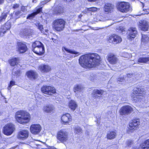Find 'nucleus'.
<instances>
[{
	"instance_id": "c756f323",
	"label": "nucleus",
	"mask_w": 149,
	"mask_h": 149,
	"mask_svg": "<svg viewBox=\"0 0 149 149\" xmlns=\"http://www.w3.org/2000/svg\"><path fill=\"white\" fill-rule=\"evenodd\" d=\"M63 50H65L68 53L75 54V55L74 56V57L80 54H79V52H78L70 49L65 47H63Z\"/></svg>"
},
{
	"instance_id": "680f3d73",
	"label": "nucleus",
	"mask_w": 149,
	"mask_h": 149,
	"mask_svg": "<svg viewBox=\"0 0 149 149\" xmlns=\"http://www.w3.org/2000/svg\"><path fill=\"white\" fill-rule=\"evenodd\" d=\"M81 16H82V15H79V17H81Z\"/></svg>"
},
{
	"instance_id": "864d4df0",
	"label": "nucleus",
	"mask_w": 149,
	"mask_h": 149,
	"mask_svg": "<svg viewBox=\"0 0 149 149\" xmlns=\"http://www.w3.org/2000/svg\"><path fill=\"white\" fill-rule=\"evenodd\" d=\"M4 0H0V4L3 3L4 2Z\"/></svg>"
},
{
	"instance_id": "e433bc0d",
	"label": "nucleus",
	"mask_w": 149,
	"mask_h": 149,
	"mask_svg": "<svg viewBox=\"0 0 149 149\" xmlns=\"http://www.w3.org/2000/svg\"><path fill=\"white\" fill-rule=\"evenodd\" d=\"M74 132L77 134H79L82 132V130L79 126L75 127L74 129Z\"/></svg>"
},
{
	"instance_id": "4468645a",
	"label": "nucleus",
	"mask_w": 149,
	"mask_h": 149,
	"mask_svg": "<svg viewBox=\"0 0 149 149\" xmlns=\"http://www.w3.org/2000/svg\"><path fill=\"white\" fill-rule=\"evenodd\" d=\"M30 130L32 134H38L40 132L41 127L39 124H32L30 127Z\"/></svg>"
},
{
	"instance_id": "a18cd8bd",
	"label": "nucleus",
	"mask_w": 149,
	"mask_h": 149,
	"mask_svg": "<svg viewBox=\"0 0 149 149\" xmlns=\"http://www.w3.org/2000/svg\"><path fill=\"white\" fill-rule=\"evenodd\" d=\"M27 6H22L21 7V10L24 12H26L27 11Z\"/></svg>"
},
{
	"instance_id": "f3484780",
	"label": "nucleus",
	"mask_w": 149,
	"mask_h": 149,
	"mask_svg": "<svg viewBox=\"0 0 149 149\" xmlns=\"http://www.w3.org/2000/svg\"><path fill=\"white\" fill-rule=\"evenodd\" d=\"M39 70L42 73H47L51 70V67L47 64H42L39 67Z\"/></svg>"
},
{
	"instance_id": "cd10ccee",
	"label": "nucleus",
	"mask_w": 149,
	"mask_h": 149,
	"mask_svg": "<svg viewBox=\"0 0 149 149\" xmlns=\"http://www.w3.org/2000/svg\"><path fill=\"white\" fill-rule=\"evenodd\" d=\"M42 7L39 8H37L36 11L33 12V13L29 14L27 17V19H32L37 14L40 13L42 11Z\"/></svg>"
},
{
	"instance_id": "c85d7f7f",
	"label": "nucleus",
	"mask_w": 149,
	"mask_h": 149,
	"mask_svg": "<svg viewBox=\"0 0 149 149\" xmlns=\"http://www.w3.org/2000/svg\"><path fill=\"white\" fill-rule=\"evenodd\" d=\"M69 107L72 110L74 111L77 107V103L74 100H70L68 104Z\"/></svg>"
},
{
	"instance_id": "c9c22d12",
	"label": "nucleus",
	"mask_w": 149,
	"mask_h": 149,
	"mask_svg": "<svg viewBox=\"0 0 149 149\" xmlns=\"http://www.w3.org/2000/svg\"><path fill=\"white\" fill-rule=\"evenodd\" d=\"M14 19L15 20L17 19L20 16L22 15V12L20 11H14L13 13Z\"/></svg>"
},
{
	"instance_id": "0e129e2a",
	"label": "nucleus",
	"mask_w": 149,
	"mask_h": 149,
	"mask_svg": "<svg viewBox=\"0 0 149 149\" xmlns=\"http://www.w3.org/2000/svg\"><path fill=\"white\" fill-rule=\"evenodd\" d=\"M91 80V81H93V80Z\"/></svg>"
},
{
	"instance_id": "9b49d317",
	"label": "nucleus",
	"mask_w": 149,
	"mask_h": 149,
	"mask_svg": "<svg viewBox=\"0 0 149 149\" xmlns=\"http://www.w3.org/2000/svg\"><path fill=\"white\" fill-rule=\"evenodd\" d=\"M139 124V121L138 119L134 120L132 122L130 123L128 129L127 130V132L130 133L132 132L134 130H135L137 128Z\"/></svg>"
},
{
	"instance_id": "f03ea898",
	"label": "nucleus",
	"mask_w": 149,
	"mask_h": 149,
	"mask_svg": "<svg viewBox=\"0 0 149 149\" xmlns=\"http://www.w3.org/2000/svg\"><path fill=\"white\" fill-rule=\"evenodd\" d=\"M15 118L19 123L22 124L28 123L30 120L29 114L23 110L19 111L16 112Z\"/></svg>"
},
{
	"instance_id": "bb28decb",
	"label": "nucleus",
	"mask_w": 149,
	"mask_h": 149,
	"mask_svg": "<svg viewBox=\"0 0 149 149\" xmlns=\"http://www.w3.org/2000/svg\"><path fill=\"white\" fill-rule=\"evenodd\" d=\"M26 74L27 77L31 79H35L37 77L36 73L32 70L27 72Z\"/></svg>"
},
{
	"instance_id": "37998d69",
	"label": "nucleus",
	"mask_w": 149,
	"mask_h": 149,
	"mask_svg": "<svg viewBox=\"0 0 149 149\" xmlns=\"http://www.w3.org/2000/svg\"><path fill=\"white\" fill-rule=\"evenodd\" d=\"M124 81V78L123 77H120L117 79V81L118 84H120Z\"/></svg>"
},
{
	"instance_id": "4d7b16f0",
	"label": "nucleus",
	"mask_w": 149,
	"mask_h": 149,
	"mask_svg": "<svg viewBox=\"0 0 149 149\" xmlns=\"http://www.w3.org/2000/svg\"><path fill=\"white\" fill-rule=\"evenodd\" d=\"M10 16V19H12L13 18V15H11Z\"/></svg>"
},
{
	"instance_id": "6ab92c4d",
	"label": "nucleus",
	"mask_w": 149,
	"mask_h": 149,
	"mask_svg": "<svg viewBox=\"0 0 149 149\" xmlns=\"http://www.w3.org/2000/svg\"><path fill=\"white\" fill-rule=\"evenodd\" d=\"M11 25L10 22L8 21L5 24L2 26L0 29V34L2 33L3 34L5 33L7 31L10 29Z\"/></svg>"
},
{
	"instance_id": "aec40b11",
	"label": "nucleus",
	"mask_w": 149,
	"mask_h": 149,
	"mask_svg": "<svg viewBox=\"0 0 149 149\" xmlns=\"http://www.w3.org/2000/svg\"><path fill=\"white\" fill-rule=\"evenodd\" d=\"M84 89V87L81 84H76L74 87V91L76 95L82 93Z\"/></svg>"
},
{
	"instance_id": "473e14b6",
	"label": "nucleus",
	"mask_w": 149,
	"mask_h": 149,
	"mask_svg": "<svg viewBox=\"0 0 149 149\" xmlns=\"http://www.w3.org/2000/svg\"><path fill=\"white\" fill-rule=\"evenodd\" d=\"M19 59L18 58H14L9 60V63L12 66H14L18 64Z\"/></svg>"
},
{
	"instance_id": "6e6552de",
	"label": "nucleus",
	"mask_w": 149,
	"mask_h": 149,
	"mask_svg": "<svg viewBox=\"0 0 149 149\" xmlns=\"http://www.w3.org/2000/svg\"><path fill=\"white\" fill-rule=\"evenodd\" d=\"M15 130L14 125L12 123H8L3 127V132L4 134L8 136L11 135Z\"/></svg>"
},
{
	"instance_id": "6e6d98bb",
	"label": "nucleus",
	"mask_w": 149,
	"mask_h": 149,
	"mask_svg": "<svg viewBox=\"0 0 149 149\" xmlns=\"http://www.w3.org/2000/svg\"><path fill=\"white\" fill-rule=\"evenodd\" d=\"M119 29L122 32L123 31V28L122 27H120L119 28Z\"/></svg>"
},
{
	"instance_id": "e2e57ef3",
	"label": "nucleus",
	"mask_w": 149,
	"mask_h": 149,
	"mask_svg": "<svg viewBox=\"0 0 149 149\" xmlns=\"http://www.w3.org/2000/svg\"><path fill=\"white\" fill-rule=\"evenodd\" d=\"M52 40H53V39H54L53 38H52Z\"/></svg>"
},
{
	"instance_id": "09e8293b",
	"label": "nucleus",
	"mask_w": 149,
	"mask_h": 149,
	"mask_svg": "<svg viewBox=\"0 0 149 149\" xmlns=\"http://www.w3.org/2000/svg\"><path fill=\"white\" fill-rule=\"evenodd\" d=\"M19 7V5L18 4H13V8L14 9H16Z\"/></svg>"
},
{
	"instance_id": "f257e3e1",
	"label": "nucleus",
	"mask_w": 149,
	"mask_h": 149,
	"mask_svg": "<svg viewBox=\"0 0 149 149\" xmlns=\"http://www.w3.org/2000/svg\"><path fill=\"white\" fill-rule=\"evenodd\" d=\"M100 56L97 54L92 53L81 56L79 59L80 65L85 68L97 67L100 64Z\"/></svg>"
},
{
	"instance_id": "a878e982",
	"label": "nucleus",
	"mask_w": 149,
	"mask_h": 149,
	"mask_svg": "<svg viewBox=\"0 0 149 149\" xmlns=\"http://www.w3.org/2000/svg\"><path fill=\"white\" fill-rule=\"evenodd\" d=\"M103 92L102 90L94 89L92 93V95L94 97L97 98V97H100L103 94Z\"/></svg>"
},
{
	"instance_id": "7c9ffc66",
	"label": "nucleus",
	"mask_w": 149,
	"mask_h": 149,
	"mask_svg": "<svg viewBox=\"0 0 149 149\" xmlns=\"http://www.w3.org/2000/svg\"><path fill=\"white\" fill-rule=\"evenodd\" d=\"M139 63H143L149 64V56L141 57L138 59Z\"/></svg>"
},
{
	"instance_id": "ddd939ff",
	"label": "nucleus",
	"mask_w": 149,
	"mask_h": 149,
	"mask_svg": "<svg viewBox=\"0 0 149 149\" xmlns=\"http://www.w3.org/2000/svg\"><path fill=\"white\" fill-rule=\"evenodd\" d=\"M132 108L129 105L123 106L119 110V113L120 115H125L131 113L132 111Z\"/></svg>"
},
{
	"instance_id": "2eb2a0df",
	"label": "nucleus",
	"mask_w": 149,
	"mask_h": 149,
	"mask_svg": "<svg viewBox=\"0 0 149 149\" xmlns=\"http://www.w3.org/2000/svg\"><path fill=\"white\" fill-rule=\"evenodd\" d=\"M137 33L136 29L135 28L131 27L128 30L127 32V38L129 39L132 40L136 36Z\"/></svg>"
},
{
	"instance_id": "412c9836",
	"label": "nucleus",
	"mask_w": 149,
	"mask_h": 149,
	"mask_svg": "<svg viewBox=\"0 0 149 149\" xmlns=\"http://www.w3.org/2000/svg\"><path fill=\"white\" fill-rule=\"evenodd\" d=\"M114 6L111 4L107 3L104 7V10L107 13H111L113 11Z\"/></svg>"
},
{
	"instance_id": "20e7f679",
	"label": "nucleus",
	"mask_w": 149,
	"mask_h": 149,
	"mask_svg": "<svg viewBox=\"0 0 149 149\" xmlns=\"http://www.w3.org/2000/svg\"><path fill=\"white\" fill-rule=\"evenodd\" d=\"M65 22L62 19H55L52 23L53 29L58 31H61L63 30L65 28Z\"/></svg>"
},
{
	"instance_id": "4be33fe9",
	"label": "nucleus",
	"mask_w": 149,
	"mask_h": 149,
	"mask_svg": "<svg viewBox=\"0 0 149 149\" xmlns=\"http://www.w3.org/2000/svg\"><path fill=\"white\" fill-rule=\"evenodd\" d=\"M118 60L116 56L114 55L111 54L108 55V60L111 64H116L117 63Z\"/></svg>"
},
{
	"instance_id": "0eeeda50",
	"label": "nucleus",
	"mask_w": 149,
	"mask_h": 149,
	"mask_svg": "<svg viewBox=\"0 0 149 149\" xmlns=\"http://www.w3.org/2000/svg\"><path fill=\"white\" fill-rule=\"evenodd\" d=\"M130 6L129 3L122 2L119 3L117 6L118 10L122 13H127L130 10Z\"/></svg>"
},
{
	"instance_id": "4c0bfd02",
	"label": "nucleus",
	"mask_w": 149,
	"mask_h": 149,
	"mask_svg": "<svg viewBox=\"0 0 149 149\" xmlns=\"http://www.w3.org/2000/svg\"><path fill=\"white\" fill-rule=\"evenodd\" d=\"M36 25L38 29L39 30L41 31L42 33L43 30V25L40 24V23H36Z\"/></svg>"
},
{
	"instance_id": "a19ab883",
	"label": "nucleus",
	"mask_w": 149,
	"mask_h": 149,
	"mask_svg": "<svg viewBox=\"0 0 149 149\" xmlns=\"http://www.w3.org/2000/svg\"><path fill=\"white\" fill-rule=\"evenodd\" d=\"M15 85V81L12 80L10 81V84L8 85V87L7 88L9 90L12 87Z\"/></svg>"
},
{
	"instance_id": "b1692460",
	"label": "nucleus",
	"mask_w": 149,
	"mask_h": 149,
	"mask_svg": "<svg viewBox=\"0 0 149 149\" xmlns=\"http://www.w3.org/2000/svg\"><path fill=\"white\" fill-rule=\"evenodd\" d=\"M55 109L54 106L51 104L46 105L43 107L44 111L47 113H51L54 112Z\"/></svg>"
},
{
	"instance_id": "39448f33",
	"label": "nucleus",
	"mask_w": 149,
	"mask_h": 149,
	"mask_svg": "<svg viewBox=\"0 0 149 149\" xmlns=\"http://www.w3.org/2000/svg\"><path fill=\"white\" fill-rule=\"evenodd\" d=\"M144 91L140 88H134L132 94V99L135 102L141 101L144 94Z\"/></svg>"
},
{
	"instance_id": "393cba45",
	"label": "nucleus",
	"mask_w": 149,
	"mask_h": 149,
	"mask_svg": "<svg viewBox=\"0 0 149 149\" xmlns=\"http://www.w3.org/2000/svg\"><path fill=\"white\" fill-rule=\"evenodd\" d=\"M32 31V30L30 29H23L21 31L20 34L23 36H30L31 35V33Z\"/></svg>"
},
{
	"instance_id": "7ed1b4c3",
	"label": "nucleus",
	"mask_w": 149,
	"mask_h": 149,
	"mask_svg": "<svg viewBox=\"0 0 149 149\" xmlns=\"http://www.w3.org/2000/svg\"><path fill=\"white\" fill-rule=\"evenodd\" d=\"M32 50L35 53L41 55L45 52V48L43 44L39 41H36L33 43Z\"/></svg>"
},
{
	"instance_id": "1a4fd4ad",
	"label": "nucleus",
	"mask_w": 149,
	"mask_h": 149,
	"mask_svg": "<svg viewBox=\"0 0 149 149\" xmlns=\"http://www.w3.org/2000/svg\"><path fill=\"white\" fill-rule=\"evenodd\" d=\"M42 93L46 94L52 95L56 92L54 88L49 86H44L41 88Z\"/></svg>"
},
{
	"instance_id": "603ef678",
	"label": "nucleus",
	"mask_w": 149,
	"mask_h": 149,
	"mask_svg": "<svg viewBox=\"0 0 149 149\" xmlns=\"http://www.w3.org/2000/svg\"><path fill=\"white\" fill-rule=\"evenodd\" d=\"M88 1L90 2H95L98 1L99 0H87Z\"/></svg>"
},
{
	"instance_id": "58836bf2",
	"label": "nucleus",
	"mask_w": 149,
	"mask_h": 149,
	"mask_svg": "<svg viewBox=\"0 0 149 149\" xmlns=\"http://www.w3.org/2000/svg\"><path fill=\"white\" fill-rule=\"evenodd\" d=\"M149 39V38L147 35L142 34V41L143 42H147Z\"/></svg>"
},
{
	"instance_id": "49530a36",
	"label": "nucleus",
	"mask_w": 149,
	"mask_h": 149,
	"mask_svg": "<svg viewBox=\"0 0 149 149\" xmlns=\"http://www.w3.org/2000/svg\"><path fill=\"white\" fill-rule=\"evenodd\" d=\"M12 74L13 75L15 76H19V71L17 70L16 71H14V70H13L12 72Z\"/></svg>"
},
{
	"instance_id": "79ce46f5",
	"label": "nucleus",
	"mask_w": 149,
	"mask_h": 149,
	"mask_svg": "<svg viewBox=\"0 0 149 149\" xmlns=\"http://www.w3.org/2000/svg\"><path fill=\"white\" fill-rule=\"evenodd\" d=\"M88 11H89V13H91V12H95L97 11V8L96 7H91L88 8Z\"/></svg>"
},
{
	"instance_id": "5701e85b",
	"label": "nucleus",
	"mask_w": 149,
	"mask_h": 149,
	"mask_svg": "<svg viewBox=\"0 0 149 149\" xmlns=\"http://www.w3.org/2000/svg\"><path fill=\"white\" fill-rule=\"evenodd\" d=\"M148 23L146 21H141L139 22V27L141 30L147 31L148 30Z\"/></svg>"
},
{
	"instance_id": "8fccbe9b",
	"label": "nucleus",
	"mask_w": 149,
	"mask_h": 149,
	"mask_svg": "<svg viewBox=\"0 0 149 149\" xmlns=\"http://www.w3.org/2000/svg\"><path fill=\"white\" fill-rule=\"evenodd\" d=\"M83 13L85 14L87 13H89V11H88V8H86L83 11Z\"/></svg>"
},
{
	"instance_id": "5fc2aeb1",
	"label": "nucleus",
	"mask_w": 149,
	"mask_h": 149,
	"mask_svg": "<svg viewBox=\"0 0 149 149\" xmlns=\"http://www.w3.org/2000/svg\"><path fill=\"white\" fill-rule=\"evenodd\" d=\"M146 10V13L145 14H148L149 13V9H145Z\"/></svg>"
},
{
	"instance_id": "f704fd0d",
	"label": "nucleus",
	"mask_w": 149,
	"mask_h": 149,
	"mask_svg": "<svg viewBox=\"0 0 149 149\" xmlns=\"http://www.w3.org/2000/svg\"><path fill=\"white\" fill-rule=\"evenodd\" d=\"M141 149H149V139L144 141Z\"/></svg>"
},
{
	"instance_id": "9d476101",
	"label": "nucleus",
	"mask_w": 149,
	"mask_h": 149,
	"mask_svg": "<svg viewBox=\"0 0 149 149\" xmlns=\"http://www.w3.org/2000/svg\"><path fill=\"white\" fill-rule=\"evenodd\" d=\"M107 40L109 42L114 44L120 43L122 41V38L120 36L114 34L109 36Z\"/></svg>"
},
{
	"instance_id": "052dcab7",
	"label": "nucleus",
	"mask_w": 149,
	"mask_h": 149,
	"mask_svg": "<svg viewBox=\"0 0 149 149\" xmlns=\"http://www.w3.org/2000/svg\"><path fill=\"white\" fill-rule=\"evenodd\" d=\"M48 31V30H45V31L46 32H47Z\"/></svg>"
},
{
	"instance_id": "2f4dec72",
	"label": "nucleus",
	"mask_w": 149,
	"mask_h": 149,
	"mask_svg": "<svg viewBox=\"0 0 149 149\" xmlns=\"http://www.w3.org/2000/svg\"><path fill=\"white\" fill-rule=\"evenodd\" d=\"M116 136V133L115 131L108 132L107 134V138L109 139H114Z\"/></svg>"
},
{
	"instance_id": "13d9d810",
	"label": "nucleus",
	"mask_w": 149,
	"mask_h": 149,
	"mask_svg": "<svg viewBox=\"0 0 149 149\" xmlns=\"http://www.w3.org/2000/svg\"><path fill=\"white\" fill-rule=\"evenodd\" d=\"M142 5H143V7L144 6V4L143 3H142Z\"/></svg>"
},
{
	"instance_id": "3c124183",
	"label": "nucleus",
	"mask_w": 149,
	"mask_h": 149,
	"mask_svg": "<svg viewBox=\"0 0 149 149\" xmlns=\"http://www.w3.org/2000/svg\"><path fill=\"white\" fill-rule=\"evenodd\" d=\"M132 143V142L130 141H128L126 142L127 145L128 146H130Z\"/></svg>"
},
{
	"instance_id": "423d86ee",
	"label": "nucleus",
	"mask_w": 149,
	"mask_h": 149,
	"mask_svg": "<svg viewBox=\"0 0 149 149\" xmlns=\"http://www.w3.org/2000/svg\"><path fill=\"white\" fill-rule=\"evenodd\" d=\"M56 138L60 143H64L69 140V133L65 130H61L57 132Z\"/></svg>"
},
{
	"instance_id": "f8f14e48",
	"label": "nucleus",
	"mask_w": 149,
	"mask_h": 149,
	"mask_svg": "<svg viewBox=\"0 0 149 149\" xmlns=\"http://www.w3.org/2000/svg\"><path fill=\"white\" fill-rule=\"evenodd\" d=\"M17 48L20 53H23L28 50L26 43L22 41H18L17 43Z\"/></svg>"
},
{
	"instance_id": "ea45409f",
	"label": "nucleus",
	"mask_w": 149,
	"mask_h": 149,
	"mask_svg": "<svg viewBox=\"0 0 149 149\" xmlns=\"http://www.w3.org/2000/svg\"><path fill=\"white\" fill-rule=\"evenodd\" d=\"M7 17V14L6 13H2L1 16L0 17V22L5 21Z\"/></svg>"
},
{
	"instance_id": "dca6fc26",
	"label": "nucleus",
	"mask_w": 149,
	"mask_h": 149,
	"mask_svg": "<svg viewBox=\"0 0 149 149\" xmlns=\"http://www.w3.org/2000/svg\"><path fill=\"white\" fill-rule=\"evenodd\" d=\"M61 120L64 124H69V123L72 121V118L69 113H66L62 116Z\"/></svg>"
},
{
	"instance_id": "c03bdc74",
	"label": "nucleus",
	"mask_w": 149,
	"mask_h": 149,
	"mask_svg": "<svg viewBox=\"0 0 149 149\" xmlns=\"http://www.w3.org/2000/svg\"><path fill=\"white\" fill-rule=\"evenodd\" d=\"M122 56L125 58H129L131 56L127 52H125L123 54Z\"/></svg>"
},
{
	"instance_id": "72a5a7b5",
	"label": "nucleus",
	"mask_w": 149,
	"mask_h": 149,
	"mask_svg": "<svg viewBox=\"0 0 149 149\" xmlns=\"http://www.w3.org/2000/svg\"><path fill=\"white\" fill-rule=\"evenodd\" d=\"M63 9L61 7H58L56 8L54 11L53 13L56 14L58 15L63 13Z\"/></svg>"
},
{
	"instance_id": "a211bd4d",
	"label": "nucleus",
	"mask_w": 149,
	"mask_h": 149,
	"mask_svg": "<svg viewBox=\"0 0 149 149\" xmlns=\"http://www.w3.org/2000/svg\"><path fill=\"white\" fill-rule=\"evenodd\" d=\"M29 135V132L26 130H22L18 133V138L21 140H24L27 139Z\"/></svg>"
},
{
	"instance_id": "de8ad7c7",
	"label": "nucleus",
	"mask_w": 149,
	"mask_h": 149,
	"mask_svg": "<svg viewBox=\"0 0 149 149\" xmlns=\"http://www.w3.org/2000/svg\"><path fill=\"white\" fill-rule=\"evenodd\" d=\"M50 0H45L44 1H42L40 2L41 5H44L48 2H49Z\"/></svg>"
},
{
	"instance_id": "bf43d9fd",
	"label": "nucleus",
	"mask_w": 149,
	"mask_h": 149,
	"mask_svg": "<svg viewBox=\"0 0 149 149\" xmlns=\"http://www.w3.org/2000/svg\"><path fill=\"white\" fill-rule=\"evenodd\" d=\"M2 113L0 112V116L2 114Z\"/></svg>"
}]
</instances>
